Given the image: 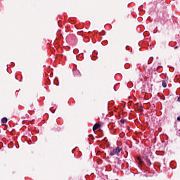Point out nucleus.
<instances>
[{"label": "nucleus", "instance_id": "nucleus-1", "mask_svg": "<svg viewBox=\"0 0 180 180\" xmlns=\"http://www.w3.org/2000/svg\"><path fill=\"white\" fill-rule=\"evenodd\" d=\"M120 151H122V148L117 146L110 150V157H113V155H117L119 157L120 155Z\"/></svg>", "mask_w": 180, "mask_h": 180}, {"label": "nucleus", "instance_id": "nucleus-2", "mask_svg": "<svg viewBox=\"0 0 180 180\" xmlns=\"http://www.w3.org/2000/svg\"><path fill=\"white\" fill-rule=\"evenodd\" d=\"M98 129H101V124L99 123H96L93 127V131H96Z\"/></svg>", "mask_w": 180, "mask_h": 180}, {"label": "nucleus", "instance_id": "nucleus-3", "mask_svg": "<svg viewBox=\"0 0 180 180\" xmlns=\"http://www.w3.org/2000/svg\"><path fill=\"white\" fill-rule=\"evenodd\" d=\"M167 84H168V80L165 79L162 81V86L163 88H167Z\"/></svg>", "mask_w": 180, "mask_h": 180}, {"label": "nucleus", "instance_id": "nucleus-4", "mask_svg": "<svg viewBox=\"0 0 180 180\" xmlns=\"http://www.w3.org/2000/svg\"><path fill=\"white\" fill-rule=\"evenodd\" d=\"M1 122L3 123H7L8 122V118L4 117L1 119Z\"/></svg>", "mask_w": 180, "mask_h": 180}, {"label": "nucleus", "instance_id": "nucleus-5", "mask_svg": "<svg viewBox=\"0 0 180 180\" xmlns=\"http://www.w3.org/2000/svg\"><path fill=\"white\" fill-rule=\"evenodd\" d=\"M146 162L147 165H151V161L148 158L146 159Z\"/></svg>", "mask_w": 180, "mask_h": 180}, {"label": "nucleus", "instance_id": "nucleus-6", "mask_svg": "<svg viewBox=\"0 0 180 180\" xmlns=\"http://www.w3.org/2000/svg\"><path fill=\"white\" fill-rule=\"evenodd\" d=\"M120 122H121V123H122V124H124V119H122V120H120Z\"/></svg>", "mask_w": 180, "mask_h": 180}, {"label": "nucleus", "instance_id": "nucleus-7", "mask_svg": "<svg viewBox=\"0 0 180 180\" xmlns=\"http://www.w3.org/2000/svg\"><path fill=\"white\" fill-rule=\"evenodd\" d=\"M176 134H177V136H180V129H179V130L177 131Z\"/></svg>", "mask_w": 180, "mask_h": 180}, {"label": "nucleus", "instance_id": "nucleus-8", "mask_svg": "<svg viewBox=\"0 0 180 180\" xmlns=\"http://www.w3.org/2000/svg\"><path fill=\"white\" fill-rule=\"evenodd\" d=\"M137 160H139V161H141V158H140V157H138Z\"/></svg>", "mask_w": 180, "mask_h": 180}, {"label": "nucleus", "instance_id": "nucleus-9", "mask_svg": "<svg viewBox=\"0 0 180 180\" xmlns=\"http://www.w3.org/2000/svg\"><path fill=\"white\" fill-rule=\"evenodd\" d=\"M177 120H178V122H180V117H177Z\"/></svg>", "mask_w": 180, "mask_h": 180}, {"label": "nucleus", "instance_id": "nucleus-10", "mask_svg": "<svg viewBox=\"0 0 180 180\" xmlns=\"http://www.w3.org/2000/svg\"><path fill=\"white\" fill-rule=\"evenodd\" d=\"M177 101L180 102V96L178 98Z\"/></svg>", "mask_w": 180, "mask_h": 180}, {"label": "nucleus", "instance_id": "nucleus-11", "mask_svg": "<svg viewBox=\"0 0 180 180\" xmlns=\"http://www.w3.org/2000/svg\"><path fill=\"white\" fill-rule=\"evenodd\" d=\"M174 49H178V46H175Z\"/></svg>", "mask_w": 180, "mask_h": 180}]
</instances>
